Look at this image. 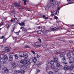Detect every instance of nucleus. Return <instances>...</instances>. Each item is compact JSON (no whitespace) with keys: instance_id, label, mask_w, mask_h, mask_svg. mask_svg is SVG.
Listing matches in <instances>:
<instances>
[{"instance_id":"f257e3e1","label":"nucleus","mask_w":74,"mask_h":74,"mask_svg":"<svg viewBox=\"0 0 74 74\" xmlns=\"http://www.w3.org/2000/svg\"><path fill=\"white\" fill-rule=\"evenodd\" d=\"M66 59L65 57H64L62 58L61 60V62L63 63V64L65 66L63 67V69L65 70H73L74 68V66L71 65V66H67V63L66 62Z\"/></svg>"},{"instance_id":"f03ea898","label":"nucleus","mask_w":74,"mask_h":74,"mask_svg":"<svg viewBox=\"0 0 74 74\" xmlns=\"http://www.w3.org/2000/svg\"><path fill=\"white\" fill-rule=\"evenodd\" d=\"M34 62V63H36V62H37V59H36V58L35 57L34 58V59H30L29 60V61H27L26 60V62L25 63V64H27L28 66H29V65H30L31 63H32V62Z\"/></svg>"},{"instance_id":"7ed1b4c3","label":"nucleus","mask_w":74,"mask_h":74,"mask_svg":"<svg viewBox=\"0 0 74 74\" xmlns=\"http://www.w3.org/2000/svg\"><path fill=\"white\" fill-rule=\"evenodd\" d=\"M41 45H39V44H38V43H36L34 45V47L37 48H39V47H41Z\"/></svg>"},{"instance_id":"20e7f679","label":"nucleus","mask_w":74,"mask_h":74,"mask_svg":"<svg viewBox=\"0 0 74 74\" xmlns=\"http://www.w3.org/2000/svg\"><path fill=\"white\" fill-rule=\"evenodd\" d=\"M69 62L70 63H73V60H74V59L73 57H71L70 58H69Z\"/></svg>"},{"instance_id":"39448f33","label":"nucleus","mask_w":74,"mask_h":74,"mask_svg":"<svg viewBox=\"0 0 74 74\" xmlns=\"http://www.w3.org/2000/svg\"><path fill=\"white\" fill-rule=\"evenodd\" d=\"M18 55L20 58H22V57H23V56H24V53L23 52H19V53Z\"/></svg>"},{"instance_id":"423d86ee","label":"nucleus","mask_w":74,"mask_h":74,"mask_svg":"<svg viewBox=\"0 0 74 74\" xmlns=\"http://www.w3.org/2000/svg\"><path fill=\"white\" fill-rule=\"evenodd\" d=\"M16 64L15 63V62H13L12 63V69H15V67H16Z\"/></svg>"},{"instance_id":"0eeeda50","label":"nucleus","mask_w":74,"mask_h":74,"mask_svg":"<svg viewBox=\"0 0 74 74\" xmlns=\"http://www.w3.org/2000/svg\"><path fill=\"white\" fill-rule=\"evenodd\" d=\"M21 69H24V70H25V69H27V66L26 65H22Z\"/></svg>"},{"instance_id":"6e6552de","label":"nucleus","mask_w":74,"mask_h":74,"mask_svg":"<svg viewBox=\"0 0 74 74\" xmlns=\"http://www.w3.org/2000/svg\"><path fill=\"white\" fill-rule=\"evenodd\" d=\"M0 62L1 63H4L5 62V60L4 59H3L2 58H0Z\"/></svg>"},{"instance_id":"1a4fd4ad","label":"nucleus","mask_w":74,"mask_h":74,"mask_svg":"<svg viewBox=\"0 0 74 74\" xmlns=\"http://www.w3.org/2000/svg\"><path fill=\"white\" fill-rule=\"evenodd\" d=\"M5 52H10L11 51V49H10L9 47H6L5 49Z\"/></svg>"},{"instance_id":"9d476101","label":"nucleus","mask_w":74,"mask_h":74,"mask_svg":"<svg viewBox=\"0 0 74 74\" xmlns=\"http://www.w3.org/2000/svg\"><path fill=\"white\" fill-rule=\"evenodd\" d=\"M26 60H21L20 61V62L21 63H22V64H25V63L26 64Z\"/></svg>"},{"instance_id":"9b49d317","label":"nucleus","mask_w":74,"mask_h":74,"mask_svg":"<svg viewBox=\"0 0 74 74\" xmlns=\"http://www.w3.org/2000/svg\"><path fill=\"white\" fill-rule=\"evenodd\" d=\"M20 72L22 74H24V73L25 72V69H21Z\"/></svg>"},{"instance_id":"f8f14e48","label":"nucleus","mask_w":74,"mask_h":74,"mask_svg":"<svg viewBox=\"0 0 74 74\" xmlns=\"http://www.w3.org/2000/svg\"><path fill=\"white\" fill-rule=\"evenodd\" d=\"M50 29L51 30L54 31V30H57V29L56 28L54 27L53 26H52L51 27Z\"/></svg>"},{"instance_id":"ddd939ff","label":"nucleus","mask_w":74,"mask_h":74,"mask_svg":"<svg viewBox=\"0 0 74 74\" xmlns=\"http://www.w3.org/2000/svg\"><path fill=\"white\" fill-rule=\"evenodd\" d=\"M64 54H62V53H61L59 56L60 57V58H64L65 57V56H64Z\"/></svg>"},{"instance_id":"4468645a","label":"nucleus","mask_w":74,"mask_h":74,"mask_svg":"<svg viewBox=\"0 0 74 74\" xmlns=\"http://www.w3.org/2000/svg\"><path fill=\"white\" fill-rule=\"evenodd\" d=\"M3 70L5 73H7V72H8V69L6 67H4L3 68Z\"/></svg>"},{"instance_id":"2eb2a0df","label":"nucleus","mask_w":74,"mask_h":74,"mask_svg":"<svg viewBox=\"0 0 74 74\" xmlns=\"http://www.w3.org/2000/svg\"><path fill=\"white\" fill-rule=\"evenodd\" d=\"M9 59L10 61H12L13 60V57L12 56H9Z\"/></svg>"},{"instance_id":"dca6fc26","label":"nucleus","mask_w":74,"mask_h":74,"mask_svg":"<svg viewBox=\"0 0 74 74\" xmlns=\"http://www.w3.org/2000/svg\"><path fill=\"white\" fill-rule=\"evenodd\" d=\"M54 61L56 63H57V62H58V60L57 58H54Z\"/></svg>"},{"instance_id":"f3484780","label":"nucleus","mask_w":74,"mask_h":74,"mask_svg":"<svg viewBox=\"0 0 74 74\" xmlns=\"http://www.w3.org/2000/svg\"><path fill=\"white\" fill-rule=\"evenodd\" d=\"M14 5L16 7H19V5H18V4L17 3H16L14 4Z\"/></svg>"},{"instance_id":"a211bd4d","label":"nucleus","mask_w":74,"mask_h":74,"mask_svg":"<svg viewBox=\"0 0 74 74\" xmlns=\"http://www.w3.org/2000/svg\"><path fill=\"white\" fill-rule=\"evenodd\" d=\"M58 70L59 69L57 68H55L54 69V71L55 72H58Z\"/></svg>"},{"instance_id":"6ab92c4d","label":"nucleus","mask_w":74,"mask_h":74,"mask_svg":"<svg viewBox=\"0 0 74 74\" xmlns=\"http://www.w3.org/2000/svg\"><path fill=\"white\" fill-rule=\"evenodd\" d=\"M24 59H27V58H28V54L25 55L23 56Z\"/></svg>"},{"instance_id":"aec40b11","label":"nucleus","mask_w":74,"mask_h":74,"mask_svg":"<svg viewBox=\"0 0 74 74\" xmlns=\"http://www.w3.org/2000/svg\"><path fill=\"white\" fill-rule=\"evenodd\" d=\"M19 25L21 26L22 25V26H25V23L23 22L21 23H19Z\"/></svg>"},{"instance_id":"412c9836","label":"nucleus","mask_w":74,"mask_h":74,"mask_svg":"<svg viewBox=\"0 0 74 74\" xmlns=\"http://www.w3.org/2000/svg\"><path fill=\"white\" fill-rule=\"evenodd\" d=\"M20 72H21L20 71L18 70H15V72L16 74H18V73H19Z\"/></svg>"},{"instance_id":"4be33fe9","label":"nucleus","mask_w":74,"mask_h":74,"mask_svg":"<svg viewBox=\"0 0 74 74\" xmlns=\"http://www.w3.org/2000/svg\"><path fill=\"white\" fill-rule=\"evenodd\" d=\"M14 57L16 59H18L19 56H18V54H16L14 55Z\"/></svg>"},{"instance_id":"5701e85b","label":"nucleus","mask_w":74,"mask_h":74,"mask_svg":"<svg viewBox=\"0 0 74 74\" xmlns=\"http://www.w3.org/2000/svg\"><path fill=\"white\" fill-rule=\"evenodd\" d=\"M67 57L69 58H71V54H70V53H68L67 54Z\"/></svg>"},{"instance_id":"b1692460","label":"nucleus","mask_w":74,"mask_h":74,"mask_svg":"<svg viewBox=\"0 0 74 74\" xmlns=\"http://www.w3.org/2000/svg\"><path fill=\"white\" fill-rule=\"evenodd\" d=\"M51 3V4H55V1L54 0H50Z\"/></svg>"},{"instance_id":"393cba45","label":"nucleus","mask_w":74,"mask_h":74,"mask_svg":"<svg viewBox=\"0 0 74 74\" xmlns=\"http://www.w3.org/2000/svg\"><path fill=\"white\" fill-rule=\"evenodd\" d=\"M3 58L4 59H6V60H7L8 59V58H7V56L5 55H4L3 56Z\"/></svg>"},{"instance_id":"a878e982","label":"nucleus","mask_w":74,"mask_h":74,"mask_svg":"<svg viewBox=\"0 0 74 74\" xmlns=\"http://www.w3.org/2000/svg\"><path fill=\"white\" fill-rule=\"evenodd\" d=\"M51 69H52V70H53V69H54L55 68V66L53 65H52L51 66Z\"/></svg>"},{"instance_id":"bb28decb","label":"nucleus","mask_w":74,"mask_h":74,"mask_svg":"<svg viewBox=\"0 0 74 74\" xmlns=\"http://www.w3.org/2000/svg\"><path fill=\"white\" fill-rule=\"evenodd\" d=\"M42 16L44 19H48V17H45V15H43Z\"/></svg>"},{"instance_id":"cd10ccee","label":"nucleus","mask_w":74,"mask_h":74,"mask_svg":"<svg viewBox=\"0 0 74 74\" xmlns=\"http://www.w3.org/2000/svg\"><path fill=\"white\" fill-rule=\"evenodd\" d=\"M45 8L46 10H48V9H49V8L48 6H46L45 7Z\"/></svg>"},{"instance_id":"c85d7f7f","label":"nucleus","mask_w":74,"mask_h":74,"mask_svg":"<svg viewBox=\"0 0 74 74\" xmlns=\"http://www.w3.org/2000/svg\"><path fill=\"white\" fill-rule=\"evenodd\" d=\"M36 65H37V66L38 67H39L41 65L39 63H38V62H37L36 63Z\"/></svg>"},{"instance_id":"c756f323","label":"nucleus","mask_w":74,"mask_h":74,"mask_svg":"<svg viewBox=\"0 0 74 74\" xmlns=\"http://www.w3.org/2000/svg\"><path fill=\"white\" fill-rule=\"evenodd\" d=\"M50 63L51 64H54V62L53 61H51L50 62Z\"/></svg>"},{"instance_id":"7c9ffc66","label":"nucleus","mask_w":74,"mask_h":74,"mask_svg":"<svg viewBox=\"0 0 74 74\" xmlns=\"http://www.w3.org/2000/svg\"><path fill=\"white\" fill-rule=\"evenodd\" d=\"M68 3H69V4H71V0H68Z\"/></svg>"},{"instance_id":"2f4dec72","label":"nucleus","mask_w":74,"mask_h":74,"mask_svg":"<svg viewBox=\"0 0 74 74\" xmlns=\"http://www.w3.org/2000/svg\"><path fill=\"white\" fill-rule=\"evenodd\" d=\"M49 74H53V73L52 71H50L49 72Z\"/></svg>"},{"instance_id":"473e14b6","label":"nucleus","mask_w":74,"mask_h":74,"mask_svg":"<svg viewBox=\"0 0 74 74\" xmlns=\"http://www.w3.org/2000/svg\"><path fill=\"white\" fill-rule=\"evenodd\" d=\"M25 48H30V47L29 46L26 45L25 46Z\"/></svg>"},{"instance_id":"72a5a7b5","label":"nucleus","mask_w":74,"mask_h":74,"mask_svg":"<svg viewBox=\"0 0 74 74\" xmlns=\"http://www.w3.org/2000/svg\"><path fill=\"white\" fill-rule=\"evenodd\" d=\"M6 40H7V38H4L3 39V42L4 43L5 41H6Z\"/></svg>"},{"instance_id":"f704fd0d","label":"nucleus","mask_w":74,"mask_h":74,"mask_svg":"<svg viewBox=\"0 0 74 74\" xmlns=\"http://www.w3.org/2000/svg\"><path fill=\"white\" fill-rule=\"evenodd\" d=\"M54 12H51V13L52 14L51 15V16H53V15H55V14H53V13H54Z\"/></svg>"},{"instance_id":"c9c22d12","label":"nucleus","mask_w":74,"mask_h":74,"mask_svg":"<svg viewBox=\"0 0 74 74\" xmlns=\"http://www.w3.org/2000/svg\"><path fill=\"white\" fill-rule=\"evenodd\" d=\"M37 33L39 34H41V31H37Z\"/></svg>"},{"instance_id":"e433bc0d","label":"nucleus","mask_w":74,"mask_h":74,"mask_svg":"<svg viewBox=\"0 0 74 74\" xmlns=\"http://www.w3.org/2000/svg\"><path fill=\"white\" fill-rule=\"evenodd\" d=\"M14 28L15 27H13L12 28V31H11L12 33V32H14Z\"/></svg>"},{"instance_id":"4c0bfd02","label":"nucleus","mask_w":74,"mask_h":74,"mask_svg":"<svg viewBox=\"0 0 74 74\" xmlns=\"http://www.w3.org/2000/svg\"><path fill=\"white\" fill-rule=\"evenodd\" d=\"M57 66L58 67H59L60 66V64H59V63H58L57 64Z\"/></svg>"},{"instance_id":"58836bf2","label":"nucleus","mask_w":74,"mask_h":74,"mask_svg":"<svg viewBox=\"0 0 74 74\" xmlns=\"http://www.w3.org/2000/svg\"><path fill=\"white\" fill-rule=\"evenodd\" d=\"M18 19H17V18H15L14 19V21H15V22H18Z\"/></svg>"},{"instance_id":"ea45409f","label":"nucleus","mask_w":74,"mask_h":74,"mask_svg":"<svg viewBox=\"0 0 74 74\" xmlns=\"http://www.w3.org/2000/svg\"><path fill=\"white\" fill-rule=\"evenodd\" d=\"M4 23H3V22H2L1 23H0V26H1L3 25H4Z\"/></svg>"},{"instance_id":"a19ab883","label":"nucleus","mask_w":74,"mask_h":74,"mask_svg":"<svg viewBox=\"0 0 74 74\" xmlns=\"http://www.w3.org/2000/svg\"><path fill=\"white\" fill-rule=\"evenodd\" d=\"M48 7H51V5L50 4H48V5H47Z\"/></svg>"},{"instance_id":"79ce46f5","label":"nucleus","mask_w":74,"mask_h":74,"mask_svg":"<svg viewBox=\"0 0 74 74\" xmlns=\"http://www.w3.org/2000/svg\"><path fill=\"white\" fill-rule=\"evenodd\" d=\"M23 1H24V4H25V5H26V0H23Z\"/></svg>"},{"instance_id":"37998d69","label":"nucleus","mask_w":74,"mask_h":74,"mask_svg":"<svg viewBox=\"0 0 74 74\" xmlns=\"http://www.w3.org/2000/svg\"><path fill=\"white\" fill-rule=\"evenodd\" d=\"M47 47V45H45L44 46H43V47L45 48H46Z\"/></svg>"},{"instance_id":"c03bdc74","label":"nucleus","mask_w":74,"mask_h":74,"mask_svg":"<svg viewBox=\"0 0 74 74\" xmlns=\"http://www.w3.org/2000/svg\"><path fill=\"white\" fill-rule=\"evenodd\" d=\"M9 27H10V25H7L6 27L7 29H8V28H9Z\"/></svg>"},{"instance_id":"a18cd8bd","label":"nucleus","mask_w":74,"mask_h":74,"mask_svg":"<svg viewBox=\"0 0 74 74\" xmlns=\"http://www.w3.org/2000/svg\"><path fill=\"white\" fill-rule=\"evenodd\" d=\"M55 53H56V54H57V55H58V54L59 53V52H57V51H56L55 52Z\"/></svg>"},{"instance_id":"49530a36","label":"nucleus","mask_w":74,"mask_h":74,"mask_svg":"<svg viewBox=\"0 0 74 74\" xmlns=\"http://www.w3.org/2000/svg\"><path fill=\"white\" fill-rule=\"evenodd\" d=\"M36 57L37 58H40V56H38V54H37V55H36Z\"/></svg>"},{"instance_id":"de8ad7c7","label":"nucleus","mask_w":74,"mask_h":74,"mask_svg":"<svg viewBox=\"0 0 74 74\" xmlns=\"http://www.w3.org/2000/svg\"><path fill=\"white\" fill-rule=\"evenodd\" d=\"M31 52H32V53H33V54H35L36 53L35 52H34V51H33L31 50Z\"/></svg>"},{"instance_id":"09e8293b","label":"nucleus","mask_w":74,"mask_h":74,"mask_svg":"<svg viewBox=\"0 0 74 74\" xmlns=\"http://www.w3.org/2000/svg\"><path fill=\"white\" fill-rule=\"evenodd\" d=\"M23 30L25 31V32H27V29H26L24 28H23Z\"/></svg>"},{"instance_id":"8fccbe9b","label":"nucleus","mask_w":74,"mask_h":74,"mask_svg":"<svg viewBox=\"0 0 74 74\" xmlns=\"http://www.w3.org/2000/svg\"><path fill=\"white\" fill-rule=\"evenodd\" d=\"M45 26H43L41 27V29H45Z\"/></svg>"},{"instance_id":"3c124183","label":"nucleus","mask_w":74,"mask_h":74,"mask_svg":"<svg viewBox=\"0 0 74 74\" xmlns=\"http://www.w3.org/2000/svg\"><path fill=\"white\" fill-rule=\"evenodd\" d=\"M13 40H16V39H17V38L16 37H13Z\"/></svg>"},{"instance_id":"603ef678","label":"nucleus","mask_w":74,"mask_h":74,"mask_svg":"<svg viewBox=\"0 0 74 74\" xmlns=\"http://www.w3.org/2000/svg\"><path fill=\"white\" fill-rule=\"evenodd\" d=\"M40 70L39 69H38L37 70V73H39V72H40Z\"/></svg>"},{"instance_id":"864d4df0","label":"nucleus","mask_w":74,"mask_h":74,"mask_svg":"<svg viewBox=\"0 0 74 74\" xmlns=\"http://www.w3.org/2000/svg\"><path fill=\"white\" fill-rule=\"evenodd\" d=\"M54 18L55 19H58V18L57 16H55L54 17Z\"/></svg>"},{"instance_id":"5fc2aeb1","label":"nucleus","mask_w":74,"mask_h":74,"mask_svg":"<svg viewBox=\"0 0 74 74\" xmlns=\"http://www.w3.org/2000/svg\"><path fill=\"white\" fill-rule=\"evenodd\" d=\"M38 40H39V41H40V42H41V39L40 38H39L38 39Z\"/></svg>"},{"instance_id":"6e6d98bb","label":"nucleus","mask_w":74,"mask_h":74,"mask_svg":"<svg viewBox=\"0 0 74 74\" xmlns=\"http://www.w3.org/2000/svg\"><path fill=\"white\" fill-rule=\"evenodd\" d=\"M60 8V7H59L58 8V11H59V9Z\"/></svg>"},{"instance_id":"4d7b16f0","label":"nucleus","mask_w":74,"mask_h":74,"mask_svg":"<svg viewBox=\"0 0 74 74\" xmlns=\"http://www.w3.org/2000/svg\"><path fill=\"white\" fill-rule=\"evenodd\" d=\"M45 37H49V36H48L47 35V34H45Z\"/></svg>"},{"instance_id":"13d9d810","label":"nucleus","mask_w":74,"mask_h":74,"mask_svg":"<svg viewBox=\"0 0 74 74\" xmlns=\"http://www.w3.org/2000/svg\"><path fill=\"white\" fill-rule=\"evenodd\" d=\"M45 32H46V33H48L49 31H48V30H45Z\"/></svg>"},{"instance_id":"bf43d9fd","label":"nucleus","mask_w":74,"mask_h":74,"mask_svg":"<svg viewBox=\"0 0 74 74\" xmlns=\"http://www.w3.org/2000/svg\"><path fill=\"white\" fill-rule=\"evenodd\" d=\"M16 34H17V35H19V33L18 32H16Z\"/></svg>"},{"instance_id":"052dcab7","label":"nucleus","mask_w":74,"mask_h":74,"mask_svg":"<svg viewBox=\"0 0 74 74\" xmlns=\"http://www.w3.org/2000/svg\"><path fill=\"white\" fill-rule=\"evenodd\" d=\"M37 28H38V29H40L41 28H40V26H38L37 27Z\"/></svg>"},{"instance_id":"680f3d73","label":"nucleus","mask_w":74,"mask_h":74,"mask_svg":"<svg viewBox=\"0 0 74 74\" xmlns=\"http://www.w3.org/2000/svg\"><path fill=\"white\" fill-rule=\"evenodd\" d=\"M56 4H60V3H59V2H56Z\"/></svg>"},{"instance_id":"e2e57ef3","label":"nucleus","mask_w":74,"mask_h":74,"mask_svg":"<svg viewBox=\"0 0 74 74\" xmlns=\"http://www.w3.org/2000/svg\"><path fill=\"white\" fill-rule=\"evenodd\" d=\"M3 38H4V37L0 38V39H3Z\"/></svg>"},{"instance_id":"0e129e2a","label":"nucleus","mask_w":74,"mask_h":74,"mask_svg":"<svg viewBox=\"0 0 74 74\" xmlns=\"http://www.w3.org/2000/svg\"><path fill=\"white\" fill-rule=\"evenodd\" d=\"M11 22H13V20H12V19H11L10 20Z\"/></svg>"},{"instance_id":"69168bd1","label":"nucleus","mask_w":74,"mask_h":74,"mask_svg":"<svg viewBox=\"0 0 74 74\" xmlns=\"http://www.w3.org/2000/svg\"><path fill=\"white\" fill-rule=\"evenodd\" d=\"M20 29H23V27H21L20 28Z\"/></svg>"},{"instance_id":"338daca9","label":"nucleus","mask_w":74,"mask_h":74,"mask_svg":"<svg viewBox=\"0 0 74 74\" xmlns=\"http://www.w3.org/2000/svg\"><path fill=\"white\" fill-rule=\"evenodd\" d=\"M20 9H21V10H23V8H19Z\"/></svg>"},{"instance_id":"774afa93","label":"nucleus","mask_w":74,"mask_h":74,"mask_svg":"<svg viewBox=\"0 0 74 74\" xmlns=\"http://www.w3.org/2000/svg\"><path fill=\"white\" fill-rule=\"evenodd\" d=\"M72 49H73V50H74V47H73V48H72Z\"/></svg>"}]
</instances>
